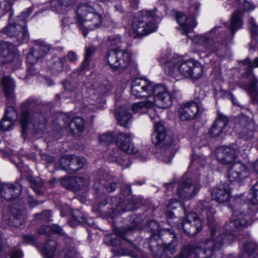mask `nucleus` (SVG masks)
<instances>
[{
	"instance_id": "1",
	"label": "nucleus",
	"mask_w": 258,
	"mask_h": 258,
	"mask_svg": "<svg viewBox=\"0 0 258 258\" xmlns=\"http://www.w3.org/2000/svg\"><path fill=\"white\" fill-rule=\"evenodd\" d=\"M240 201V199H237L234 202L232 217L229 223L225 224L226 233L218 225L212 228L211 239L206 240V243L211 242L213 245L208 248L210 254L206 258H223L222 256L219 257V254H222L220 249L224 244L229 243L234 240V236L232 232L252 223L249 215L242 211L238 204Z\"/></svg>"
},
{
	"instance_id": "2",
	"label": "nucleus",
	"mask_w": 258,
	"mask_h": 258,
	"mask_svg": "<svg viewBox=\"0 0 258 258\" xmlns=\"http://www.w3.org/2000/svg\"><path fill=\"white\" fill-rule=\"evenodd\" d=\"M243 13L240 11H236L233 13L230 26L231 36H224L219 39V37L216 38H212L206 35H202L199 37V43L203 45L207 53H214L219 56H224L227 52V44L233 38L236 31L240 28L243 24Z\"/></svg>"
},
{
	"instance_id": "3",
	"label": "nucleus",
	"mask_w": 258,
	"mask_h": 258,
	"mask_svg": "<svg viewBox=\"0 0 258 258\" xmlns=\"http://www.w3.org/2000/svg\"><path fill=\"white\" fill-rule=\"evenodd\" d=\"M178 241L162 243L161 250L158 254V258H206L209 255L208 248L212 245L211 242L206 243V240L200 244L199 246L191 245L183 246L176 256L173 257L176 252Z\"/></svg>"
},
{
	"instance_id": "4",
	"label": "nucleus",
	"mask_w": 258,
	"mask_h": 258,
	"mask_svg": "<svg viewBox=\"0 0 258 258\" xmlns=\"http://www.w3.org/2000/svg\"><path fill=\"white\" fill-rule=\"evenodd\" d=\"M165 72L168 75L177 77L179 74L185 78L198 79L203 73V67L193 59L183 60L180 58H172L165 64Z\"/></svg>"
},
{
	"instance_id": "5",
	"label": "nucleus",
	"mask_w": 258,
	"mask_h": 258,
	"mask_svg": "<svg viewBox=\"0 0 258 258\" xmlns=\"http://www.w3.org/2000/svg\"><path fill=\"white\" fill-rule=\"evenodd\" d=\"M77 19L83 35L86 37L89 31L99 28L103 21L110 20L106 15L96 11L89 3H82L78 7Z\"/></svg>"
},
{
	"instance_id": "6",
	"label": "nucleus",
	"mask_w": 258,
	"mask_h": 258,
	"mask_svg": "<svg viewBox=\"0 0 258 258\" xmlns=\"http://www.w3.org/2000/svg\"><path fill=\"white\" fill-rule=\"evenodd\" d=\"M2 84L8 101V107L5 117L0 123V127L4 131H9L11 129L13 122L17 118V112L13 106L15 101L14 94L15 85L14 81L8 76L2 78Z\"/></svg>"
},
{
	"instance_id": "7",
	"label": "nucleus",
	"mask_w": 258,
	"mask_h": 258,
	"mask_svg": "<svg viewBox=\"0 0 258 258\" xmlns=\"http://www.w3.org/2000/svg\"><path fill=\"white\" fill-rule=\"evenodd\" d=\"M165 138L166 131L164 126L160 122H156L155 131L152 135V142L155 145L163 144L159 158L165 163H168L171 161L177 148L171 140L168 143Z\"/></svg>"
},
{
	"instance_id": "8",
	"label": "nucleus",
	"mask_w": 258,
	"mask_h": 258,
	"mask_svg": "<svg viewBox=\"0 0 258 258\" xmlns=\"http://www.w3.org/2000/svg\"><path fill=\"white\" fill-rule=\"evenodd\" d=\"M154 12L143 10L133 19L132 28L137 35L144 36L155 32L157 28Z\"/></svg>"
},
{
	"instance_id": "9",
	"label": "nucleus",
	"mask_w": 258,
	"mask_h": 258,
	"mask_svg": "<svg viewBox=\"0 0 258 258\" xmlns=\"http://www.w3.org/2000/svg\"><path fill=\"white\" fill-rule=\"evenodd\" d=\"M131 57V54L128 52L116 48L108 52L106 60L112 70L121 71L128 66Z\"/></svg>"
},
{
	"instance_id": "10",
	"label": "nucleus",
	"mask_w": 258,
	"mask_h": 258,
	"mask_svg": "<svg viewBox=\"0 0 258 258\" xmlns=\"http://www.w3.org/2000/svg\"><path fill=\"white\" fill-rule=\"evenodd\" d=\"M152 96L153 99L151 100L154 101V106L156 104L161 108H166L172 104L171 95L167 87L163 85H152L149 97L151 98Z\"/></svg>"
},
{
	"instance_id": "11",
	"label": "nucleus",
	"mask_w": 258,
	"mask_h": 258,
	"mask_svg": "<svg viewBox=\"0 0 258 258\" xmlns=\"http://www.w3.org/2000/svg\"><path fill=\"white\" fill-rule=\"evenodd\" d=\"M200 188L199 181L183 177L179 182L177 194L182 199H190L197 194Z\"/></svg>"
},
{
	"instance_id": "12",
	"label": "nucleus",
	"mask_w": 258,
	"mask_h": 258,
	"mask_svg": "<svg viewBox=\"0 0 258 258\" xmlns=\"http://www.w3.org/2000/svg\"><path fill=\"white\" fill-rule=\"evenodd\" d=\"M204 108L201 102L190 101L183 104L178 110L179 117L181 120H191L201 115Z\"/></svg>"
},
{
	"instance_id": "13",
	"label": "nucleus",
	"mask_w": 258,
	"mask_h": 258,
	"mask_svg": "<svg viewBox=\"0 0 258 258\" xmlns=\"http://www.w3.org/2000/svg\"><path fill=\"white\" fill-rule=\"evenodd\" d=\"M4 33L14 41L20 43L26 42L29 39V34L25 26L10 20L7 27L4 29Z\"/></svg>"
},
{
	"instance_id": "14",
	"label": "nucleus",
	"mask_w": 258,
	"mask_h": 258,
	"mask_svg": "<svg viewBox=\"0 0 258 258\" xmlns=\"http://www.w3.org/2000/svg\"><path fill=\"white\" fill-rule=\"evenodd\" d=\"M182 226L184 232L189 235L194 236L202 230V220L196 213L190 212L183 218Z\"/></svg>"
},
{
	"instance_id": "15",
	"label": "nucleus",
	"mask_w": 258,
	"mask_h": 258,
	"mask_svg": "<svg viewBox=\"0 0 258 258\" xmlns=\"http://www.w3.org/2000/svg\"><path fill=\"white\" fill-rule=\"evenodd\" d=\"M236 127L239 129V137L244 140H248L252 138L257 125L252 118L244 116L239 118Z\"/></svg>"
},
{
	"instance_id": "16",
	"label": "nucleus",
	"mask_w": 258,
	"mask_h": 258,
	"mask_svg": "<svg viewBox=\"0 0 258 258\" xmlns=\"http://www.w3.org/2000/svg\"><path fill=\"white\" fill-rule=\"evenodd\" d=\"M151 89L152 84L147 80L138 78L132 82L131 91L136 98L149 97Z\"/></svg>"
},
{
	"instance_id": "17",
	"label": "nucleus",
	"mask_w": 258,
	"mask_h": 258,
	"mask_svg": "<svg viewBox=\"0 0 258 258\" xmlns=\"http://www.w3.org/2000/svg\"><path fill=\"white\" fill-rule=\"evenodd\" d=\"M249 175L247 166L240 162H236L230 167L228 172V178L230 182L239 183Z\"/></svg>"
},
{
	"instance_id": "18",
	"label": "nucleus",
	"mask_w": 258,
	"mask_h": 258,
	"mask_svg": "<svg viewBox=\"0 0 258 258\" xmlns=\"http://www.w3.org/2000/svg\"><path fill=\"white\" fill-rule=\"evenodd\" d=\"M132 137L130 133H118L115 140L116 146L128 154H135L137 153L138 149L132 142Z\"/></svg>"
},
{
	"instance_id": "19",
	"label": "nucleus",
	"mask_w": 258,
	"mask_h": 258,
	"mask_svg": "<svg viewBox=\"0 0 258 258\" xmlns=\"http://www.w3.org/2000/svg\"><path fill=\"white\" fill-rule=\"evenodd\" d=\"M113 145L108 149L107 153V158L109 161L112 162H115L121 166L123 169L128 168L131 163L130 161L128 156L125 154H121L120 150L116 146Z\"/></svg>"
},
{
	"instance_id": "20",
	"label": "nucleus",
	"mask_w": 258,
	"mask_h": 258,
	"mask_svg": "<svg viewBox=\"0 0 258 258\" xmlns=\"http://www.w3.org/2000/svg\"><path fill=\"white\" fill-rule=\"evenodd\" d=\"M21 190V186L18 182L3 183L0 186L1 196L7 201H12L18 198Z\"/></svg>"
},
{
	"instance_id": "21",
	"label": "nucleus",
	"mask_w": 258,
	"mask_h": 258,
	"mask_svg": "<svg viewBox=\"0 0 258 258\" xmlns=\"http://www.w3.org/2000/svg\"><path fill=\"white\" fill-rule=\"evenodd\" d=\"M60 182L64 187L75 191L83 189L88 184L87 179L79 176L62 177L60 179Z\"/></svg>"
},
{
	"instance_id": "22",
	"label": "nucleus",
	"mask_w": 258,
	"mask_h": 258,
	"mask_svg": "<svg viewBox=\"0 0 258 258\" xmlns=\"http://www.w3.org/2000/svg\"><path fill=\"white\" fill-rule=\"evenodd\" d=\"M216 156L218 162L225 165L232 163L236 156L235 149L227 146L218 148L216 150Z\"/></svg>"
},
{
	"instance_id": "23",
	"label": "nucleus",
	"mask_w": 258,
	"mask_h": 258,
	"mask_svg": "<svg viewBox=\"0 0 258 258\" xmlns=\"http://www.w3.org/2000/svg\"><path fill=\"white\" fill-rule=\"evenodd\" d=\"M211 196L212 199L218 203L228 202L230 199L229 185L226 182H220L213 188Z\"/></svg>"
},
{
	"instance_id": "24",
	"label": "nucleus",
	"mask_w": 258,
	"mask_h": 258,
	"mask_svg": "<svg viewBox=\"0 0 258 258\" xmlns=\"http://www.w3.org/2000/svg\"><path fill=\"white\" fill-rule=\"evenodd\" d=\"M96 189H100L103 187L110 192L115 191L117 187L116 182H113L112 177L107 173H104L100 176L94 184Z\"/></svg>"
},
{
	"instance_id": "25",
	"label": "nucleus",
	"mask_w": 258,
	"mask_h": 258,
	"mask_svg": "<svg viewBox=\"0 0 258 258\" xmlns=\"http://www.w3.org/2000/svg\"><path fill=\"white\" fill-rule=\"evenodd\" d=\"M228 123V119L227 117L220 116L213 123L209 131L210 134L213 137L219 136L225 131Z\"/></svg>"
},
{
	"instance_id": "26",
	"label": "nucleus",
	"mask_w": 258,
	"mask_h": 258,
	"mask_svg": "<svg viewBox=\"0 0 258 258\" xmlns=\"http://www.w3.org/2000/svg\"><path fill=\"white\" fill-rule=\"evenodd\" d=\"M3 218L7 224L16 227L21 226L24 222V218L21 212L15 208L11 209L9 217L5 216Z\"/></svg>"
},
{
	"instance_id": "27",
	"label": "nucleus",
	"mask_w": 258,
	"mask_h": 258,
	"mask_svg": "<svg viewBox=\"0 0 258 258\" xmlns=\"http://www.w3.org/2000/svg\"><path fill=\"white\" fill-rule=\"evenodd\" d=\"M176 20L182 28L184 34L191 32L197 25L196 21L194 18H188L182 13H178L177 14Z\"/></svg>"
},
{
	"instance_id": "28",
	"label": "nucleus",
	"mask_w": 258,
	"mask_h": 258,
	"mask_svg": "<svg viewBox=\"0 0 258 258\" xmlns=\"http://www.w3.org/2000/svg\"><path fill=\"white\" fill-rule=\"evenodd\" d=\"M144 245L158 258V254L160 251L162 242L157 233H152L151 237L145 242Z\"/></svg>"
},
{
	"instance_id": "29",
	"label": "nucleus",
	"mask_w": 258,
	"mask_h": 258,
	"mask_svg": "<svg viewBox=\"0 0 258 258\" xmlns=\"http://www.w3.org/2000/svg\"><path fill=\"white\" fill-rule=\"evenodd\" d=\"M137 203L134 200L128 199L127 201L120 202L112 207V212L105 211L108 214L124 212L127 211L134 210L136 208Z\"/></svg>"
},
{
	"instance_id": "30",
	"label": "nucleus",
	"mask_w": 258,
	"mask_h": 258,
	"mask_svg": "<svg viewBox=\"0 0 258 258\" xmlns=\"http://www.w3.org/2000/svg\"><path fill=\"white\" fill-rule=\"evenodd\" d=\"M12 48L13 45L10 43L0 42V64L8 63L12 60Z\"/></svg>"
},
{
	"instance_id": "31",
	"label": "nucleus",
	"mask_w": 258,
	"mask_h": 258,
	"mask_svg": "<svg viewBox=\"0 0 258 258\" xmlns=\"http://www.w3.org/2000/svg\"><path fill=\"white\" fill-rule=\"evenodd\" d=\"M118 123L121 126H126L130 121L132 115L124 106H121L115 112Z\"/></svg>"
},
{
	"instance_id": "32",
	"label": "nucleus",
	"mask_w": 258,
	"mask_h": 258,
	"mask_svg": "<svg viewBox=\"0 0 258 258\" xmlns=\"http://www.w3.org/2000/svg\"><path fill=\"white\" fill-rule=\"evenodd\" d=\"M35 46L32 48L35 52L36 58H41L45 56L50 50V45L46 42L40 41L35 40L34 41Z\"/></svg>"
},
{
	"instance_id": "33",
	"label": "nucleus",
	"mask_w": 258,
	"mask_h": 258,
	"mask_svg": "<svg viewBox=\"0 0 258 258\" xmlns=\"http://www.w3.org/2000/svg\"><path fill=\"white\" fill-rule=\"evenodd\" d=\"M67 63L66 58L55 56L49 62V68L53 74H57L63 70L64 66Z\"/></svg>"
},
{
	"instance_id": "34",
	"label": "nucleus",
	"mask_w": 258,
	"mask_h": 258,
	"mask_svg": "<svg viewBox=\"0 0 258 258\" xmlns=\"http://www.w3.org/2000/svg\"><path fill=\"white\" fill-rule=\"evenodd\" d=\"M250 81L248 84L244 83H240L239 84V87L245 90L247 93L255 92L258 91V79L248 70Z\"/></svg>"
},
{
	"instance_id": "35",
	"label": "nucleus",
	"mask_w": 258,
	"mask_h": 258,
	"mask_svg": "<svg viewBox=\"0 0 258 258\" xmlns=\"http://www.w3.org/2000/svg\"><path fill=\"white\" fill-rule=\"evenodd\" d=\"M157 234L162 243L178 241L177 236L172 229H162L158 231Z\"/></svg>"
},
{
	"instance_id": "36",
	"label": "nucleus",
	"mask_w": 258,
	"mask_h": 258,
	"mask_svg": "<svg viewBox=\"0 0 258 258\" xmlns=\"http://www.w3.org/2000/svg\"><path fill=\"white\" fill-rule=\"evenodd\" d=\"M154 107V101L148 99L145 102L135 103L132 105V109L134 113H145L149 108Z\"/></svg>"
},
{
	"instance_id": "37",
	"label": "nucleus",
	"mask_w": 258,
	"mask_h": 258,
	"mask_svg": "<svg viewBox=\"0 0 258 258\" xmlns=\"http://www.w3.org/2000/svg\"><path fill=\"white\" fill-rule=\"evenodd\" d=\"M70 162L69 173H74L84 166L86 160L82 157L71 156Z\"/></svg>"
},
{
	"instance_id": "38",
	"label": "nucleus",
	"mask_w": 258,
	"mask_h": 258,
	"mask_svg": "<svg viewBox=\"0 0 258 258\" xmlns=\"http://www.w3.org/2000/svg\"><path fill=\"white\" fill-rule=\"evenodd\" d=\"M248 26L251 34V41L250 43V48H255L257 45V38L258 37V26L256 24L255 20L251 18L248 22Z\"/></svg>"
},
{
	"instance_id": "39",
	"label": "nucleus",
	"mask_w": 258,
	"mask_h": 258,
	"mask_svg": "<svg viewBox=\"0 0 258 258\" xmlns=\"http://www.w3.org/2000/svg\"><path fill=\"white\" fill-rule=\"evenodd\" d=\"M119 255H128L133 258H147V256L143 253L142 251L137 246L133 245L132 249H121L118 251Z\"/></svg>"
},
{
	"instance_id": "40",
	"label": "nucleus",
	"mask_w": 258,
	"mask_h": 258,
	"mask_svg": "<svg viewBox=\"0 0 258 258\" xmlns=\"http://www.w3.org/2000/svg\"><path fill=\"white\" fill-rule=\"evenodd\" d=\"M69 213L72 214L75 222L80 224L88 223L86 216L79 210H72L71 208H69L68 211L66 213L63 214L62 212H61V214L62 216H63Z\"/></svg>"
},
{
	"instance_id": "41",
	"label": "nucleus",
	"mask_w": 258,
	"mask_h": 258,
	"mask_svg": "<svg viewBox=\"0 0 258 258\" xmlns=\"http://www.w3.org/2000/svg\"><path fill=\"white\" fill-rule=\"evenodd\" d=\"M57 244L54 240H47L43 247V254L45 258H52L54 254Z\"/></svg>"
},
{
	"instance_id": "42",
	"label": "nucleus",
	"mask_w": 258,
	"mask_h": 258,
	"mask_svg": "<svg viewBox=\"0 0 258 258\" xmlns=\"http://www.w3.org/2000/svg\"><path fill=\"white\" fill-rule=\"evenodd\" d=\"M198 207L200 209L202 210V216L203 218H204L206 216L207 220L211 222L213 217V211L208 205V203L206 202H202L199 204Z\"/></svg>"
},
{
	"instance_id": "43",
	"label": "nucleus",
	"mask_w": 258,
	"mask_h": 258,
	"mask_svg": "<svg viewBox=\"0 0 258 258\" xmlns=\"http://www.w3.org/2000/svg\"><path fill=\"white\" fill-rule=\"evenodd\" d=\"M257 246L252 241H246L243 244V250L244 253L239 258H248L256 249Z\"/></svg>"
},
{
	"instance_id": "44",
	"label": "nucleus",
	"mask_w": 258,
	"mask_h": 258,
	"mask_svg": "<svg viewBox=\"0 0 258 258\" xmlns=\"http://www.w3.org/2000/svg\"><path fill=\"white\" fill-rule=\"evenodd\" d=\"M76 3V0H51V6L54 11H58V7L63 6L68 7L74 5Z\"/></svg>"
},
{
	"instance_id": "45",
	"label": "nucleus",
	"mask_w": 258,
	"mask_h": 258,
	"mask_svg": "<svg viewBox=\"0 0 258 258\" xmlns=\"http://www.w3.org/2000/svg\"><path fill=\"white\" fill-rule=\"evenodd\" d=\"M140 220L139 218H133V225L128 227L127 229L120 228L117 230V235L123 239H125V235L127 234L128 232L134 230L139 224Z\"/></svg>"
},
{
	"instance_id": "46",
	"label": "nucleus",
	"mask_w": 258,
	"mask_h": 258,
	"mask_svg": "<svg viewBox=\"0 0 258 258\" xmlns=\"http://www.w3.org/2000/svg\"><path fill=\"white\" fill-rule=\"evenodd\" d=\"M69 127L72 130L75 128L79 132H82L84 129V121L83 119L80 117H74L70 121Z\"/></svg>"
},
{
	"instance_id": "47",
	"label": "nucleus",
	"mask_w": 258,
	"mask_h": 258,
	"mask_svg": "<svg viewBox=\"0 0 258 258\" xmlns=\"http://www.w3.org/2000/svg\"><path fill=\"white\" fill-rule=\"evenodd\" d=\"M6 14H9V19H11L13 14L11 11V5L8 1L0 2V17Z\"/></svg>"
},
{
	"instance_id": "48",
	"label": "nucleus",
	"mask_w": 258,
	"mask_h": 258,
	"mask_svg": "<svg viewBox=\"0 0 258 258\" xmlns=\"http://www.w3.org/2000/svg\"><path fill=\"white\" fill-rule=\"evenodd\" d=\"M77 252L73 247H66L58 253V258H76Z\"/></svg>"
},
{
	"instance_id": "49",
	"label": "nucleus",
	"mask_w": 258,
	"mask_h": 258,
	"mask_svg": "<svg viewBox=\"0 0 258 258\" xmlns=\"http://www.w3.org/2000/svg\"><path fill=\"white\" fill-rule=\"evenodd\" d=\"M106 45L109 47L119 46L121 43L120 38L118 35L109 36L105 41Z\"/></svg>"
},
{
	"instance_id": "50",
	"label": "nucleus",
	"mask_w": 258,
	"mask_h": 258,
	"mask_svg": "<svg viewBox=\"0 0 258 258\" xmlns=\"http://www.w3.org/2000/svg\"><path fill=\"white\" fill-rule=\"evenodd\" d=\"M51 212L50 210H44L41 213L35 215L36 220L46 222L51 221Z\"/></svg>"
},
{
	"instance_id": "51",
	"label": "nucleus",
	"mask_w": 258,
	"mask_h": 258,
	"mask_svg": "<svg viewBox=\"0 0 258 258\" xmlns=\"http://www.w3.org/2000/svg\"><path fill=\"white\" fill-rule=\"evenodd\" d=\"M114 136L112 133L103 134L99 136V141L102 145L111 144L114 140Z\"/></svg>"
},
{
	"instance_id": "52",
	"label": "nucleus",
	"mask_w": 258,
	"mask_h": 258,
	"mask_svg": "<svg viewBox=\"0 0 258 258\" xmlns=\"http://www.w3.org/2000/svg\"><path fill=\"white\" fill-rule=\"evenodd\" d=\"M108 92V89L104 85H101L95 89H90L89 92L91 95H97L98 97L105 95Z\"/></svg>"
},
{
	"instance_id": "53",
	"label": "nucleus",
	"mask_w": 258,
	"mask_h": 258,
	"mask_svg": "<svg viewBox=\"0 0 258 258\" xmlns=\"http://www.w3.org/2000/svg\"><path fill=\"white\" fill-rule=\"evenodd\" d=\"M250 200L253 204H258V182L251 188Z\"/></svg>"
},
{
	"instance_id": "54",
	"label": "nucleus",
	"mask_w": 258,
	"mask_h": 258,
	"mask_svg": "<svg viewBox=\"0 0 258 258\" xmlns=\"http://www.w3.org/2000/svg\"><path fill=\"white\" fill-rule=\"evenodd\" d=\"M29 115L27 111H23L22 117L21 118V124L22 128L23 133H24L27 128L28 123L29 122Z\"/></svg>"
},
{
	"instance_id": "55",
	"label": "nucleus",
	"mask_w": 258,
	"mask_h": 258,
	"mask_svg": "<svg viewBox=\"0 0 258 258\" xmlns=\"http://www.w3.org/2000/svg\"><path fill=\"white\" fill-rule=\"evenodd\" d=\"M71 156H64L62 157L59 160V164L61 169L69 173V168L71 163Z\"/></svg>"
},
{
	"instance_id": "56",
	"label": "nucleus",
	"mask_w": 258,
	"mask_h": 258,
	"mask_svg": "<svg viewBox=\"0 0 258 258\" xmlns=\"http://www.w3.org/2000/svg\"><path fill=\"white\" fill-rule=\"evenodd\" d=\"M158 224L155 220H150L146 225V228L150 229L153 232L157 233V230L158 229Z\"/></svg>"
},
{
	"instance_id": "57",
	"label": "nucleus",
	"mask_w": 258,
	"mask_h": 258,
	"mask_svg": "<svg viewBox=\"0 0 258 258\" xmlns=\"http://www.w3.org/2000/svg\"><path fill=\"white\" fill-rule=\"evenodd\" d=\"M39 58H36L34 50L32 49L27 56V60L30 64H35Z\"/></svg>"
},
{
	"instance_id": "58",
	"label": "nucleus",
	"mask_w": 258,
	"mask_h": 258,
	"mask_svg": "<svg viewBox=\"0 0 258 258\" xmlns=\"http://www.w3.org/2000/svg\"><path fill=\"white\" fill-rule=\"evenodd\" d=\"M51 225H43L37 231L39 235H46L49 236L51 234V230H49L48 227H50Z\"/></svg>"
},
{
	"instance_id": "59",
	"label": "nucleus",
	"mask_w": 258,
	"mask_h": 258,
	"mask_svg": "<svg viewBox=\"0 0 258 258\" xmlns=\"http://www.w3.org/2000/svg\"><path fill=\"white\" fill-rule=\"evenodd\" d=\"M121 192L124 196H129L131 194V185L127 183H122L121 186Z\"/></svg>"
},
{
	"instance_id": "60",
	"label": "nucleus",
	"mask_w": 258,
	"mask_h": 258,
	"mask_svg": "<svg viewBox=\"0 0 258 258\" xmlns=\"http://www.w3.org/2000/svg\"><path fill=\"white\" fill-rule=\"evenodd\" d=\"M243 62L245 64H247L249 68H257L258 67V57L255 58L254 60L251 62L249 58L245 59Z\"/></svg>"
},
{
	"instance_id": "61",
	"label": "nucleus",
	"mask_w": 258,
	"mask_h": 258,
	"mask_svg": "<svg viewBox=\"0 0 258 258\" xmlns=\"http://www.w3.org/2000/svg\"><path fill=\"white\" fill-rule=\"evenodd\" d=\"M67 58L72 63H75L78 59V56L76 52L71 50L67 54Z\"/></svg>"
},
{
	"instance_id": "62",
	"label": "nucleus",
	"mask_w": 258,
	"mask_h": 258,
	"mask_svg": "<svg viewBox=\"0 0 258 258\" xmlns=\"http://www.w3.org/2000/svg\"><path fill=\"white\" fill-rule=\"evenodd\" d=\"M49 230H51V234H62V230L61 228L58 226L57 225L53 224L51 225V226L48 227Z\"/></svg>"
},
{
	"instance_id": "63",
	"label": "nucleus",
	"mask_w": 258,
	"mask_h": 258,
	"mask_svg": "<svg viewBox=\"0 0 258 258\" xmlns=\"http://www.w3.org/2000/svg\"><path fill=\"white\" fill-rule=\"evenodd\" d=\"M181 206V203L177 200L172 199L168 204V209H176L178 206Z\"/></svg>"
},
{
	"instance_id": "64",
	"label": "nucleus",
	"mask_w": 258,
	"mask_h": 258,
	"mask_svg": "<svg viewBox=\"0 0 258 258\" xmlns=\"http://www.w3.org/2000/svg\"><path fill=\"white\" fill-rule=\"evenodd\" d=\"M23 254L21 250L18 248H14L11 251L10 258H21Z\"/></svg>"
}]
</instances>
